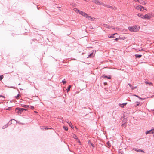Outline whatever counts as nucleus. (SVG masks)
Returning a JSON list of instances; mask_svg holds the SVG:
<instances>
[{"mask_svg": "<svg viewBox=\"0 0 154 154\" xmlns=\"http://www.w3.org/2000/svg\"><path fill=\"white\" fill-rule=\"evenodd\" d=\"M122 152L120 150H119V151L118 153H119V154H122Z\"/></svg>", "mask_w": 154, "mask_h": 154, "instance_id": "7c9ffc66", "label": "nucleus"}, {"mask_svg": "<svg viewBox=\"0 0 154 154\" xmlns=\"http://www.w3.org/2000/svg\"><path fill=\"white\" fill-rule=\"evenodd\" d=\"M79 14L85 17H86L87 16H88V14L81 11H79Z\"/></svg>", "mask_w": 154, "mask_h": 154, "instance_id": "6e6552de", "label": "nucleus"}, {"mask_svg": "<svg viewBox=\"0 0 154 154\" xmlns=\"http://www.w3.org/2000/svg\"><path fill=\"white\" fill-rule=\"evenodd\" d=\"M0 97H2L3 99V100H2L3 101H5V97L4 96H2V95H0Z\"/></svg>", "mask_w": 154, "mask_h": 154, "instance_id": "4be33fe9", "label": "nucleus"}, {"mask_svg": "<svg viewBox=\"0 0 154 154\" xmlns=\"http://www.w3.org/2000/svg\"><path fill=\"white\" fill-rule=\"evenodd\" d=\"M124 125V124H122V126H123Z\"/></svg>", "mask_w": 154, "mask_h": 154, "instance_id": "a19ab883", "label": "nucleus"}, {"mask_svg": "<svg viewBox=\"0 0 154 154\" xmlns=\"http://www.w3.org/2000/svg\"><path fill=\"white\" fill-rule=\"evenodd\" d=\"M117 35V34L116 33H115V34H113L111 36H110L109 37V38H114V35Z\"/></svg>", "mask_w": 154, "mask_h": 154, "instance_id": "aec40b11", "label": "nucleus"}, {"mask_svg": "<svg viewBox=\"0 0 154 154\" xmlns=\"http://www.w3.org/2000/svg\"><path fill=\"white\" fill-rule=\"evenodd\" d=\"M103 26L104 27H105L107 28H111L110 26L106 24H104Z\"/></svg>", "mask_w": 154, "mask_h": 154, "instance_id": "f8f14e48", "label": "nucleus"}, {"mask_svg": "<svg viewBox=\"0 0 154 154\" xmlns=\"http://www.w3.org/2000/svg\"><path fill=\"white\" fill-rule=\"evenodd\" d=\"M35 112H36V113H37V112L36 111H35Z\"/></svg>", "mask_w": 154, "mask_h": 154, "instance_id": "49530a36", "label": "nucleus"}, {"mask_svg": "<svg viewBox=\"0 0 154 154\" xmlns=\"http://www.w3.org/2000/svg\"><path fill=\"white\" fill-rule=\"evenodd\" d=\"M137 103L136 104L137 106H139V105L140 104V103L138 102H136Z\"/></svg>", "mask_w": 154, "mask_h": 154, "instance_id": "c756f323", "label": "nucleus"}, {"mask_svg": "<svg viewBox=\"0 0 154 154\" xmlns=\"http://www.w3.org/2000/svg\"><path fill=\"white\" fill-rule=\"evenodd\" d=\"M120 106H123V105H121Z\"/></svg>", "mask_w": 154, "mask_h": 154, "instance_id": "a18cd8bd", "label": "nucleus"}, {"mask_svg": "<svg viewBox=\"0 0 154 154\" xmlns=\"http://www.w3.org/2000/svg\"><path fill=\"white\" fill-rule=\"evenodd\" d=\"M127 104V103H122V104H120L119 105L120 106L121 105H123V106H121V107H123L125 106Z\"/></svg>", "mask_w": 154, "mask_h": 154, "instance_id": "6ab92c4d", "label": "nucleus"}, {"mask_svg": "<svg viewBox=\"0 0 154 154\" xmlns=\"http://www.w3.org/2000/svg\"><path fill=\"white\" fill-rule=\"evenodd\" d=\"M72 137L75 139H77L78 138L77 136L73 134L72 135Z\"/></svg>", "mask_w": 154, "mask_h": 154, "instance_id": "2eb2a0df", "label": "nucleus"}, {"mask_svg": "<svg viewBox=\"0 0 154 154\" xmlns=\"http://www.w3.org/2000/svg\"><path fill=\"white\" fill-rule=\"evenodd\" d=\"M153 133H154V129L147 131H146L145 134H147L149 133L153 134Z\"/></svg>", "mask_w": 154, "mask_h": 154, "instance_id": "0eeeda50", "label": "nucleus"}, {"mask_svg": "<svg viewBox=\"0 0 154 154\" xmlns=\"http://www.w3.org/2000/svg\"><path fill=\"white\" fill-rule=\"evenodd\" d=\"M52 129V128H45V129Z\"/></svg>", "mask_w": 154, "mask_h": 154, "instance_id": "4c0bfd02", "label": "nucleus"}, {"mask_svg": "<svg viewBox=\"0 0 154 154\" xmlns=\"http://www.w3.org/2000/svg\"><path fill=\"white\" fill-rule=\"evenodd\" d=\"M86 17L87 18L88 20H91V21H94V19H95L93 17L89 16L88 14V16H87Z\"/></svg>", "mask_w": 154, "mask_h": 154, "instance_id": "39448f33", "label": "nucleus"}, {"mask_svg": "<svg viewBox=\"0 0 154 154\" xmlns=\"http://www.w3.org/2000/svg\"><path fill=\"white\" fill-rule=\"evenodd\" d=\"M74 10L76 12L79 13V11H80L77 8H75Z\"/></svg>", "mask_w": 154, "mask_h": 154, "instance_id": "a211bd4d", "label": "nucleus"}, {"mask_svg": "<svg viewBox=\"0 0 154 154\" xmlns=\"http://www.w3.org/2000/svg\"><path fill=\"white\" fill-rule=\"evenodd\" d=\"M136 87H136V86H135V87L132 86V87H131V89L132 90H134V89H135V88H136Z\"/></svg>", "mask_w": 154, "mask_h": 154, "instance_id": "c85d7f7f", "label": "nucleus"}, {"mask_svg": "<svg viewBox=\"0 0 154 154\" xmlns=\"http://www.w3.org/2000/svg\"><path fill=\"white\" fill-rule=\"evenodd\" d=\"M120 39V37H119V38H116L115 39V40H116V41H117V40H118V39Z\"/></svg>", "mask_w": 154, "mask_h": 154, "instance_id": "f704fd0d", "label": "nucleus"}, {"mask_svg": "<svg viewBox=\"0 0 154 154\" xmlns=\"http://www.w3.org/2000/svg\"><path fill=\"white\" fill-rule=\"evenodd\" d=\"M65 79H64V80H63L62 81V82L63 83V84H64L66 82V81H65Z\"/></svg>", "mask_w": 154, "mask_h": 154, "instance_id": "bb28decb", "label": "nucleus"}, {"mask_svg": "<svg viewBox=\"0 0 154 154\" xmlns=\"http://www.w3.org/2000/svg\"><path fill=\"white\" fill-rule=\"evenodd\" d=\"M71 85H69V86L68 87L67 89H66V90H67V92H68L69 91V90H70V88H71Z\"/></svg>", "mask_w": 154, "mask_h": 154, "instance_id": "412c9836", "label": "nucleus"}, {"mask_svg": "<svg viewBox=\"0 0 154 154\" xmlns=\"http://www.w3.org/2000/svg\"><path fill=\"white\" fill-rule=\"evenodd\" d=\"M135 8L137 10H140V11H143V7L141 6L138 5L136 6L135 7Z\"/></svg>", "mask_w": 154, "mask_h": 154, "instance_id": "423d86ee", "label": "nucleus"}, {"mask_svg": "<svg viewBox=\"0 0 154 154\" xmlns=\"http://www.w3.org/2000/svg\"><path fill=\"white\" fill-rule=\"evenodd\" d=\"M107 144L108 146L109 147H110L111 146V144L109 142V141L107 143Z\"/></svg>", "mask_w": 154, "mask_h": 154, "instance_id": "5701e85b", "label": "nucleus"}, {"mask_svg": "<svg viewBox=\"0 0 154 154\" xmlns=\"http://www.w3.org/2000/svg\"><path fill=\"white\" fill-rule=\"evenodd\" d=\"M106 5V4H105L104 3L102 2H101L100 1L99 5H103L104 6H105Z\"/></svg>", "mask_w": 154, "mask_h": 154, "instance_id": "f3484780", "label": "nucleus"}, {"mask_svg": "<svg viewBox=\"0 0 154 154\" xmlns=\"http://www.w3.org/2000/svg\"><path fill=\"white\" fill-rule=\"evenodd\" d=\"M19 94H18L15 97L16 98H17L19 97Z\"/></svg>", "mask_w": 154, "mask_h": 154, "instance_id": "473e14b6", "label": "nucleus"}, {"mask_svg": "<svg viewBox=\"0 0 154 154\" xmlns=\"http://www.w3.org/2000/svg\"><path fill=\"white\" fill-rule=\"evenodd\" d=\"M134 95V96H136H136H137V95Z\"/></svg>", "mask_w": 154, "mask_h": 154, "instance_id": "79ce46f5", "label": "nucleus"}, {"mask_svg": "<svg viewBox=\"0 0 154 154\" xmlns=\"http://www.w3.org/2000/svg\"><path fill=\"white\" fill-rule=\"evenodd\" d=\"M145 83L146 85L149 84L150 85H152V82H148L147 81H145Z\"/></svg>", "mask_w": 154, "mask_h": 154, "instance_id": "9b49d317", "label": "nucleus"}, {"mask_svg": "<svg viewBox=\"0 0 154 154\" xmlns=\"http://www.w3.org/2000/svg\"><path fill=\"white\" fill-rule=\"evenodd\" d=\"M128 85H129V86L130 87V88H131V87H132V86L131 85V84H130V83H128Z\"/></svg>", "mask_w": 154, "mask_h": 154, "instance_id": "72a5a7b5", "label": "nucleus"}, {"mask_svg": "<svg viewBox=\"0 0 154 154\" xmlns=\"http://www.w3.org/2000/svg\"><path fill=\"white\" fill-rule=\"evenodd\" d=\"M37 8H38V9H39V8H38V7H37Z\"/></svg>", "mask_w": 154, "mask_h": 154, "instance_id": "de8ad7c7", "label": "nucleus"}, {"mask_svg": "<svg viewBox=\"0 0 154 154\" xmlns=\"http://www.w3.org/2000/svg\"><path fill=\"white\" fill-rule=\"evenodd\" d=\"M93 53H91L89 55H88V57H90L92 56H93Z\"/></svg>", "mask_w": 154, "mask_h": 154, "instance_id": "cd10ccee", "label": "nucleus"}, {"mask_svg": "<svg viewBox=\"0 0 154 154\" xmlns=\"http://www.w3.org/2000/svg\"><path fill=\"white\" fill-rule=\"evenodd\" d=\"M21 106L22 107H25V108H26L28 106L27 105H24V104H21Z\"/></svg>", "mask_w": 154, "mask_h": 154, "instance_id": "b1692460", "label": "nucleus"}, {"mask_svg": "<svg viewBox=\"0 0 154 154\" xmlns=\"http://www.w3.org/2000/svg\"><path fill=\"white\" fill-rule=\"evenodd\" d=\"M135 56L137 58H140L141 57L142 55L137 54L135 55Z\"/></svg>", "mask_w": 154, "mask_h": 154, "instance_id": "dca6fc26", "label": "nucleus"}, {"mask_svg": "<svg viewBox=\"0 0 154 154\" xmlns=\"http://www.w3.org/2000/svg\"><path fill=\"white\" fill-rule=\"evenodd\" d=\"M120 39H122V38L121 37H120Z\"/></svg>", "mask_w": 154, "mask_h": 154, "instance_id": "c03bdc74", "label": "nucleus"}, {"mask_svg": "<svg viewBox=\"0 0 154 154\" xmlns=\"http://www.w3.org/2000/svg\"><path fill=\"white\" fill-rule=\"evenodd\" d=\"M26 109L23 108H17L15 109L16 112L18 114H21L24 110H26Z\"/></svg>", "mask_w": 154, "mask_h": 154, "instance_id": "f03ea898", "label": "nucleus"}, {"mask_svg": "<svg viewBox=\"0 0 154 154\" xmlns=\"http://www.w3.org/2000/svg\"><path fill=\"white\" fill-rule=\"evenodd\" d=\"M67 122L69 124V125L72 128H74L73 126L72 125L71 122L69 120Z\"/></svg>", "mask_w": 154, "mask_h": 154, "instance_id": "9d476101", "label": "nucleus"}, {"mask_svg": "<svg viewBox=\"0 0 154 154\" xmlns=\"http://www.w3.org/2000/svg\"><path fill=\"white\" fill-rule=\"evenodd\" d=\"M12 120H15L14 119L11 120L8 123H7L4 126L2 127V129H4L6 128V127H8L9 125L11 124H12L11 121Z\"/></svg>", "mask_w": 154, "mask_h": 154, "instance_id": "20e7f679", "label": "nucleus"}, {"mask_svg": "<svg viewBox=\"0 0 154 154\" xmlns=\"http://www.w3.org/2000/svg\"><path fill=\"white\" fill-rule=\"evenodd\" d=\"M145 99V98H142V99H140L141 100H143Z\"/></svg>", "mask_w": 154, "mask_h": 154, "instance_id": "ea45409f", "label": "nucleus"}, {"mask_svg": "<svg viewBox=\"0 0 154 154\" xmlns=\"http://www.w3.org/2000/svg\"><path fill=\"white\" fill-rule=\"evenodd\" d=\"M137 15L139 17L144 19H150L151 17V15L148 14L143 15L142 14H138Z\"/></svg>", "mask_w": 154, "mask_h": 154, "instance_id": "f257e3e1", "label": "nucleus"}, {"mask_svg": "<svg viewBox=\"0 0 154 154\" xmlns=\"http://www.w3.org/2000/svg\"><path fill=\"white\" fill-rule=\"evenodd\" d=\"M153 137H154V134H153Z\"/></svg>", "mask_w": 154, "mask_h": 154, "instance_id": "09e8293b", "label": "nucleus"}, {"mask_svg": "<svg viewBox=\"0 0 154 154\" xmlns=\"http://www.w3.org/2000/svg\"><path fill=\"white\" fill-rule=\"evenodd\" d=\"M92 2L96 4L99 5L100 1L97 0H92Z\"/></svg>", "mask_w": 154, "mask_h": 154, "instance_id": "1a4fd4ad", "label": "nucleus"}, {"mask_svg": "<svg viewBox=\"0 0 154 154\" xmlns=\"http://www.w3.org/2000/svg\"><path fill=\"white\" fill-rule=\"evenodd\" d=\"M135 151H137V152H144V151H143V150H141V149H136L135 150Z\"/></svg>", "mask_w": 154, "mask_h": 154, "instance_id": "4468645a", "label": "nucleus"}, {"mask_svg": "<svg viewBox=\"0 0 154 154\" xmlns=\"http://www.w3.org/2000/svg\"><path fill=\"white\" fill-rule=\"evenodd\" d=\"M3 78V75H1L0 76V81H1Z\"/></svg>", "mask_w": 154, "mask_h": 154, "instance_id": "a878e982", "label": "nucleus"}, {"mask_svg": "<svg viewBox=\"0 0 154 154\" xmlns=\"http://www.w3.org/2000/svg\"><path fill=\"white\" fill-rule=\"evenodd\" d=\"M134 95V96H136H136H137V95Z\"/></svg>", "mask_w": 154, "mask_h": 154, "instance_id": "37998d69", "label": "nucleus"}, {"mask_svg": "<svg viewBox=\"0 0 154 154\" xmlns=\"http://www.w3.org/2000/svg\"><path fill=\"white\" fill-rule=\"evenodd\" d=\"M105 7H106L108 8H111V9H113V8L112 6H110L106 4Z\"/></svg>", "mask_w": 154, "mask_h": 154, "instance_id": "ddd939ff", "label": "nucleus"}, {"mask_svg": "<svg viewBox=\"0 0 154 154\" xmlns=\"http://www.w3.org/2000/svg\"><path fill=\"white\" fill-rule=\"evenodd\" d=\"M136 97H137L139 98L140 99H142V98H141V97H140L138 96H136Z\"/></svg>", "mask_w": 154, "mask_h": 154, "instance_id": "c9c22d12", "label": "nucleus"}, {"mask_svg": "<svg viewBox=\"0 0 154 154\" xmlns=\"http://www.w3.org/2000/svg\"><path fill=\"white\" fill-rule=\"evenodd\" d=\"M153 111H154V109L153 110Z\"/></svg>", "mask_w": 154, "mask_h": 154, "instance_id": "8fccbe9b", "label": "nucleus"}, {"mask_svg": "<svg viewBox=\"0 0 154 154\" xmlns=\"http://www.w3.org/2000/svg\"><path fill=\"white\" fill-rule=\"evenodd\" d=\"M63 128L66 131L68 130V128L67 127L64 126L63 127Z\"/></svg>", "mask_w": 154, "mask_h": 154, "instance_id": "393cba45", "label": "nucleus"}, {"mask_svg": "<svg viewBox=\"0 0 154 154\" xmlns=\"http://www.w3.org/2000/svg\"><path fill=\"white\" fill-rule=\"evenodd\" d=\"M137 26H133V27H129L128 29L131 32H136L137 31Z\"/></svg>", "mask_w": 154, "mask_h": 154, "instance_id": "7ed1b4c3", "label": "nucleus"}, {"mask_svg": "<svg viewBox=\"0 0 154 154\" xmlns=\"http://www.w3.org/2000/svg\"><path fill=\"white\" fill-rule=\"evenodd\" d=\"M91 145H92V146L93 147H94V145L92 143V144H91Z\"/></svg>", "mask_w": 154, "mask_h": 154, "instance_id": "58836bf2", "label": "nucleus"}, {"mask_svg": "<svg viewBox=\"0 0 154 154\" xmlns=\"http://www.w3.org/2000/svg\"><path fill=\"white\" fill-rule=\"evenodd\" d=\"M154 97V95H152L150 97L151 98H153Z\"/></svg>", "mask_w": 154, "mask_h": 154, "instance_id": "e433bc0d", "label": "nucleus"}, {"mask_svg": "<svg viewBox=\"0 0 154 154\" xmlns=\"http://www.w3.org/2000/svg\"><path fill=\"white\" fill-rule=\"evenodd\" d=\"M104 77L105 78H107L108 79H111L110 77H108L107 76H105Z\"/></svg>", "mask_w": 154, "mask_h": 154, "instance_id": "2f4dec72", "label": "nucleus"}]
</instances>
